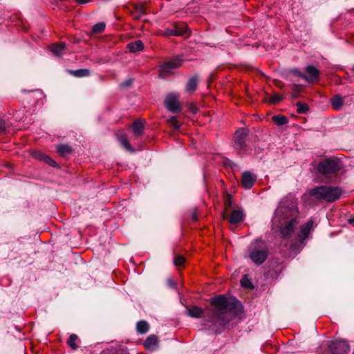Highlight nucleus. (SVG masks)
Returning <instances> with one entry per match:
<instances>
[{
    "label": "nucleus",
    "instance_id": "nucleus-36",
    "mask_svg": "<svg viewBox=\"0 0 354 354\" xmlns=\"http://www.w3.org/2000/svg\"><path fill=\"white\" fill-rule=\"evenodd\" d=\"M106 28V24L104 22H99L93 26V32L94 33H101Z\"/></svg>",
    "mask_w": 354,
    "mask_h": 354
},
{
    "label": "nucleus",
    "instance_id": "nucleus-6",
    "mask_svg": "<svg viewBox=\"0 0 354 354\" xmlns=\"http://www.w3.org/2000/svg\"><path fill=\"white\" fill-rule=\"evenodd\" d=\"M249 135V130L245 128L238 129L234 136V147L241 157L251 154L252 149L246 143V138Z\"/></svg>",
    "mask_w": 354,
    "mask_h": 354
},
{
    "label": "nucleus",
    "instance_id": "nucleus-20",
    "mask_svg": "<svg viewBox=\"0 0 354 354\" xmlns=\"http://www.w3.org/2000/svg\"><path fill=\"white\" fill-rule=\"evenodd\" d=\"M66 49V44L60 42L59 44H53L50 46V50L54 55L59 57L62 55L63 51Z\"/></svg>",
    "mask_w": 354,
    "mask_h": 354
},
{
    "label": "nucleus",
    "instance_id": "nucleus-19",
    "mask_svg": "<svg viewBox=\"0 0 354 354\" xmlns=\"http://www.w3.org/2000/svg\"><path fill=\"white\" fill-rule=\"evenodd\" d=\"M188 315L194 318H199L203 316L204 310L201 307L196 306H192L187 307Z\"/></svg>",
    "mask_w": 354,
    "mask_h": 354
},
{
    "label": "nucleus",
    "instance_id": "nucleus-24",
    "mask_svg": "<svg viewBox=\"0 0 354 354\" xmlns=\"http://www.w3.org/2000/svg\"><path fill=\"white\" fill-rule=\"evenodd\" d=\"M330 102L332 107L335 110L338 111L341 109L344 104V100L340 95H335L330 99Z\"/></svg>",
    "mask_w": 354,
    "mask_h": 354
},
{
    "label": "nucleus",
    "instance_id": "nucleus-30",
    "mask_svg": "<svg viewBox=\"0 0 354 354\" xmlns=\"http://www.w3.org/2000/svg\"><path fill=\"white\" fill-rule=\"evenodd\" d=\"M272 120L278 126H283L288 122V118L282 115L272 116Z\"/></svg>",
    "mask_w": 354,
    "mask_h": 354
},
{
    "label": "nucleus",
    "instance_id": "nucleus-2",
    "mask_svg": "<svg viewBox=\"0 0 354 354\" xmlns=\"http://www.w3.org/2000/svg\"><path fill=\"white\" fill-rule=\"evenodd\" d=\"M299 210L297 199L292 195H288L280 201L274 212V216L272 221L297 218Z\"/></svg>",
    "mask_w": 354,
    "mask_h": 354
},
{
    "label": "nucleus",
    "instance_id": "nucleus-28",
    "mask_svg": "<svg viewBox=\"0 0 354 354\" xmlns=\"http://www.w3.org/2000/svg\"><path fill=\"white\" fill-rule=\"evenodd\" d=\"M224 206L223 212L227 213H229L230 209L233 207L232 196L227 192H225L224 195Z\"/></svg>",
    "mask_w": 354,
    "mask_h": 354
},
{
    "label": "nucleus",
    "instance_id": "nucleus-1",
    "mask_svg": "<svg viewBox=\"0 0 354 354\" xmlns=\"http://www.w3.org/2000/svg\"><path fill=\"white\" fill-rule=\"evenodd\" d=\"M211 305L212 310L211 322L214 325L222 327L228 324L234 316H239L243 313V305L235 297H227L224 295H219L212 297Z\"/></svg>",
    "mask_w": 354,
    "mask_h": 354
},
{
    "label": "nucleus",
    "instance_id": "nucleus-25",
    "mask_svg": "<svg viewBox=\"0 0 354 354\" xmlns=\"http://www.w3.org/2000/svg\"><path fill=\"white\" fill-rule=\"evenodd\" d=\"M56 149L61 156H65L72 152V148L68 145H58Z\"/></svg>",
    "mask_w": 354,
    "mask_h": 354
},
{
    "label": "nucleus",
    "instance_id": "nucleus-37",
    "mask_svg": "<svg viewBox=\"0 0 354 354\" xmlns=\"http://www.w3.org/2000/svg\"><path fill=\"white\" fill-rule=\"evenodd\" d=\"M283 95H279L277 93H274L268 100V102L271 104H276L280 102L283 99Z\"/></svg>",
    "mask_w": 354,
    "mask_h": 354
},
{
    "label": "nucleus",
    "instance_id": "nucleus-44",
    "mask_svg": "<svg viewBox=\"0 0 354 354\" xmlns=\"http://www.w3.org/2000/svg\"><path fill=\"white\" fill-rule=\"evenodd\" d=\"M166 283L167 286H169L171 288H176V283L171 278H168L166 281Z\"/></svg>",
    "mask_w": 354,
    "mask_h": 354
},
{
    "label": "nucleus",
    "instance_id": "nucleus-22",
    "mask_svg": "<svg viewBox=\"0 0 354 354\" xmlns=\"http://www.w3.org/2000/svg\"><path fill=\"white\" fill-rule=\"evenodd\" d=\"M133 133L136 137L140 136L143 133L144 125L140 120H136L131 124Z\"/></svg>",
    "mask_w": 354,
    "mask_h": 354
},
{
    "label": "nucleus",
    "instance_id": "nucleus-15",
    "mask_svg": "<svg viewBox=\"0 0 354 354\" xmlns=\"http://www.w3.org/2000/svg\"><path fill=\"white\" fill-rule=\"evenodd\" d=\"M305 245L306 240L297 236L295 239L291 241L289 250L294 256H296L301 251Z\"/></svg>",
    "mask_w": 354,
    "mask_h": 354
},
{
    "label": "nucleus",
    "instance_id": "nucleus-5",
    "mask_svg": "<svg viewBox=\"0 0 354 354\" xmlns=\"http://www.w3.org/2000/svg\"><path fill=\"white\" fill-rule=\"evenodd\" d=\"M269 251L266 243L261 239H256L249 248V257L257 266L263 264L268 257Z\"/></svg>",
    "mask_w": 354,
    "mask_h": 354
},
{
    "label": "nucleus",
    "instance_id": "nucleus-18",
    "mask_svg": "<svg viewBox=\"0 0 354 354\" xmlns=\"http://www.w3.org/2000/svg\"><path fill=\"white\" fill-rule=\"evenodd\" d=\"M314 221L313 218L308 221L304 225L301 227L300 234L297 236L306 240L308 234L313 227Z\"/></svg>",
    "mask_w": 354,
    "mask_h": 354
},
{
    "label": "nucleus",
    "instance_id": "nucleus-3",
    "mask_svg": "<svg viewBox=\"0 0 354 354\" xmlns=\"http://www.w3.org/2000/svg\"><path fill=\"white\" fill-rule=\"evenodd\" d=\"M342 193L343 190L341 187L328 185L316 186L310 191V195L315 199L328 203L337 201Z\"/></svg>",
    "mask_w": 354,
    "mask_h": 354
},
{
    "label": "nucleus",
    "instance_id": "nucleus-46",
    "mask_svg": "<svg viewBox=\"0 0 354 354\" xmlns=\"http://www.w3.org/2000/svg\"><path fill=\"white\" fill-rule=\"evenodd\" d=\"M189 111L193 113L194 114L196 113L198 111V109L194 104H191L189 106Z\"/></svg>",
    "mask_w": 354,
    "mask_h": 354
},
{
    "label": "nucleus",
    "instance_id": "nucleus-49",
    "mask_svg": "<svg viewBox=\"0 0 354 354\" xmlns=\"http://www.w3.org/2000/svg\"><path fill=\"white\" fill-rule=\"evenodd\" d=\"M192 219L194 222L198 221V216L195 212H194L192 214Z\"/></svg>",
    "mask_w": 354,
    "mask_h": 354
},
{
    "label": "nucleus",
    "instance_id": "nucleus-27",
    "mask_svg": "<svg viewBox=\"0 0 354 354\" xmlns=\"http://www.w3.org/2000/svg\"><path fill=\"white\" fill-rule=\"evenodd\" d=\"M68 73L76 77H88L90 75V71L88 69L82 68L78 70H69Z\"/></svg>",
    "mask_w": 354,
    "mask_h": 354
},
{
    "label": "nucleus",
    "instance_id": "nucleus-39",
    "mask_svg": "<svg viewBox=\"0 0 354 354\" xmlns=\"http://www.w3.org/2000/svg\"><path fill=\"white\" fill-rule=\"evenodd\" d=\"M288 73L289 75H292L295 77H299L303 79L304 73L301 71H300V70L297 68L289 69L288 71Z\"/></svg>",
    "mask_w": 354,
    "mask_h": 354
},
{
    "label": "nucleus",
    "instance_id": "nucleus-26",
    "mask_svg": "<svg viewBox=\"0 0 354 354\" xmlns=\"http://www.w3.org/2000/svg\"><path fill=\"white\" fill-rule=\"evenodd\" d=\"M136 330L139 334H145L149 330V325L146 321H139L136 324Z\"/></svg>",
    "mask_w": 354,
    "mask_h": 354
},
{
    "label": "nucleus",
    "instance_id": "nucleus-48",
    "mask_svg": "<svg viewBox=\"0 0 354 354\" xmlns=\"http://www.w3.org/2000/svg\"><path fill=\"white\" fill-rule=\"evenodd\" d=\"M215 80V75L214 73H212L209 74V77H208V82L209 83H211L214 80Z\"/></svg>",
    "mask_w": 354,
    "mask_h": 354
},
{
    "label": "nucleus",
    "instance_id": "nucleus-45",
    "mask_svg": "<svg viewBox=\"0 0 354 354\" xmlns=\"http://www.w3.org/2000/svg\"><path fill=\"white\" fill-rule=\"evenodd\" d=\"M6 131V125L5 122L0 118V133H3Z\"/></svg>",
    "mask_w": 354,
    "mask_h": 354
},
{
    "label": "nucleus",
    "instance_id": "nucleus-11",
    "mask_svg": "<svg viewBox=\"0 0 354 354\" xmlns=\"http://www.w3.org/2000/svg\"><path fill=\"white\" fill-rule=\"evenodd\" d=\"M245 215L241 209H234L230 214L226 212H222V218L224 220H227L230 224H237L241 223L244 220Z\"/></svg>",
    "mask_w": 354,
    "mask_h": 354
},
{
    "label": "nucleus",
    "instance_id": "nucleus-21",
    "mask_svg": "<svg viewBox=\"0 0 354 354\" xmlns=\"http://www.w3.org/2000/svg\"><path fill=\"white\" fill-rule=\"evenodd\" d=\"M127 48L131 53H136L143 50L144 44L141 40H136L127 44Z\"/></svg>",
    "mask_w": 354,
    "mask_h": 354
},
{
    "label": "nucleus",
    "instance_id": "nucleus-7",
    "mask_svg": "<svg viewBox=\"0 0 354 354\" xmlns=\"http://www.w3.org/2000/svg\"><path fill=\"white\" fill-rule=\"evenodd\" d=\"M272 223L279 229L281 237L288 239L292 235L296 229L297 218L272 221Z\"/></svg>",
    "mask_w": 354,
    "mask_h": 354
},
{
    "label": "nucleus",
    "instance_id": "nucleus-9",
    "mask_svg": "<svg viewBox=\"0 0 354 354\" xmlns=\"http://www.w3.org/2000/svg\"><path fill=\"white\" fill-rule=\"evenodd\" d=\"M349 344L344 339H335L330 342L328 349L332 354H344L349 350Z\"/></svg>",
    "mask_w": 354,
    "mask_h": 354
},
{
    "label": "nucleus",
    "instance_id": "nucleus-12",
    "mask_svg": "<svg viewBox=\"0 0 354 354\" xmlns=\"http://www.w3.org/2000/svg\"><path fill=\"white\" fill-rule=\"evenodd\" d=\"M164 104L165 107L174 113H178L182 111V106L174 94H169L166 97Z\"/></svg>",
    "mask_w": 354,
    "mask_h": 354
},
{
    "label": "nucleus",
    "instance_id": "nucleus-40",
    "mask_svg": "<svg viewBox=\"0 0 354 354\" xmlns=\"http://www.w3.org/2000/svg\"><path fill=\"white\" fill-rule=\"evenodd\" d=\"M168 122L170 125L173 126L176 129L180 128V124L176 116H172L168 120Z\"/></svg>",
    "mask_w": 354,
    "mask_h": 354
},
{
    "label": "nucleus",
    "instance_id": "nucleus-54",
    "mask_svg": "<svg viewBox=\"0 0 354 354\" xmlns=\"http://www.w3.org/2000/svg\"><path fill=\"white\" fill-rule=\"evenodd\" d=\"M353 354H354V352L353 353Z\"/></svg>",
    "mask_w": 354,
    "mask_h": 354
},
{
    "label": "nucleus",
    "instance_id": "nucleus-43",
    "mask_svg": "<svg viewBox=\"0 0 354 354\" xmlns=\"http://www.w3.org/2000/svg\"><path fill=\"white\" fill-rule=\"evenodd\" d=\"M223 165L225 166V167H230L231 168H233L234 167L236 166V164L234 162H233L231 160H230L229 158H225L223 160Z\"/></svg>",
    "mask_w": 354,
    "mask_h": 354
},
{
    "label": "nucleus",
    "instance_id": "nucleus-35",
    "mask_svg": "<svg viewBox=\"0 0 354 354\" xmlns=\"http://www.w3.org/2000/svg\"><path fill=\"white\" fill-rule=\"evenodd\" d=\"M31 155L34 158L40 161H43L44 162L45 160H46L47 158L48 157V155L45 154L44 153L40 151H33Z\"/></svg>",
    "mask_w": 354,
    "mask_h": 354
},
{
    "label": "nucleus",
    "instance_id": "nucleus-50",
    "mask_svg": "<svg viewBox=\"0 0 354 354\" xmlns=\"http://www.w3.org/2000/svg\"><path fill=\"white\" fill-rule=\"evenodd\" d=\"M348 223L351 225H354V215L353 216H351L348 219Z\"/></svg>",
    "mask_w": 354,
    "mask_h": 354
},
{
    "label": "nucleus",
    "instance_id": "nucleus-4",
    "mask_svg": "<svg viewBox=\"0 0 354 354\" xmlns=\"http://www.w3.org/2000/svg\"><path fill=\"white\" fill-rule=\"evenodd\" d=\"M344 167L343 162L338 158L333 156L322 159L317 164L318 172L326 178L336 176Z\"/></svg>",
    "mask_w": 354,
    "mask_h": 354
},
{
    "label": "nucleus",
    "instance_id": "nucleus-42",
    "mask_svg": "<svg viewBox=\"0 0 354 354\" xmlns=\"http://www.w3.org/2000/svg\"><path fill=\"white\" fill-rule=\"evenodd\" d=\"M44 162L55 168L59 167L58 164L50 156L47 158L46 160H45Z\"/></svg>",
    "mask_w": 354,
    "mask_h": 354
},
{
    "label": "nucleus",
    "instance_id": "nucleus-17",
    "mask_svg": "<svg viewBox=\"0 0 354 354\" xmlns=\"http://www.w3.org/2000/svg\"><path fill=\"white\" fill-rule=\"evenodd\" d=\"M158 338L156 335H150L143 343L144 347L149 351H154L158 346Z\"/></svg>",
    "mask_w": 354,
    "mask_h": 354
},
{
    "label": "nucleus",
    "instance_id": "nucleus-41",
    "mask_svg": "<svg viewBox=\"0 0 354 354\" xmlns=\"http://www.w3.org/2000/svg\"><path fill=\"white\" fill-rule=\"evenodd\" d=\"M133 82V79L130 78V79L126 80L124 82H121L120 84V86L121 88H129L132 86Z\"/></svg>",
    "mask_w": 354,
    "mask_h": 354
},
{
    "label": "nucleus",
    "instance_id": "nucleus-14",
    "mask_svg": "<svg viewBox=\"0 0 354 354\" xmlns=\"http://www.w3.org/2000/svg\"><path fill=\"white\" fill-rule=\"evenodd\" d=\"M257 180V176L250 171H246L241 176V185L246 189H251Z\"/></svg>",
    "mask_w": 354,
    "mask_h": 354
},
{
    "label": "nucleus",
    "instance_id": "nucleus-53",
    "mask_svg": "<svg viewBox=\"0 0 354 354\" xmlns=\"http://www.w3.org/2000/svg\"><path fill=\"white\" fill-rule=\"evenodd\" d=\"M352 70L354 71V65L352 67Z\"/></svg>",
    "mask_w": 354,
    "mask_h": 354
},
{
    "label": "nucleus",
    "instance_id": "nucleus-38",
    "mask_svg": "<svg viewBox=\"0 0 354 354\" xmlns=\"http://www.w3.org/2000/svg\"><path fill=\"white\" fill-rule=\"evenodd\" d=\"M185 262V258L182 255H176L174 259V264L176 266H181Z\"/></svg>",
    "mask_w": 354,
    "mask_h": 354
},
{
    "label": "nucleus",
    "instance_id": "nucleus-51",
    "mask_svg": "<svg viewBox=\"0 0 354 354\" xmlns=\"http://www.w3.org/2000/svg\"><path fill=\"white\" fill-rule=\"evenodd\" d=\"M75 1L79 4H84L89 1V0H75Z\"/></svg>",
    "mask_w": 354,
    "mask_h": 354
},
{
    "label": "nucleus",
    "instance_id": "nucleus-29",
    "mask_svg": "<svg viewBox=\"0 0 354 354\" xmlns=\"http://www.w3.org/2000/svg\"><path fill=\"white\" fill-rule=\"evenodd\" d=\"M120 142L122 146L129 152H135V149L131 146L126 135H122L120 138Z\"/></svg>",
    "mask_w": 354,
    "mask_h": 354
},
{
    "label": "nucleus",
    "instance_id": "nucleus-32",
    "mask_svg": "<svg viewBox=\"0 0 354 354\" xmlns=\"http://www.w3.org/2000/svg\"><path fill=\"white\" fill-rule=\"evenodd\" d=\"M297 112L299 114H306L309 111V106L306 103L297 102L296 103Z\"/></svg>",
    "mask_w": 354,
    "mask_h": 354
},
{
    "label": "nucleus",
    "instance_id": "nucleus-34",
    "mask_svg": "<svg viewBox=\"0 0 354 354\" xmlns=\"http://www.w3.org/2000/svg\"><path fill=\"white\" fill-rule=\"evenodd\" d=\"M240 283H241V286L243 288H250V289L254 288V286H253L252 283L251 282L250 279L248 278V275H246V274L243 276V277L241 278V279L240 281Z\"/></svg>",
    "mask_w": 354,
    "mask_h": 354
},
{
    "label": "nucleus",
    "instance_id": "nucleus-31",
    "mask_svg": "<svg viewBox=\"0 0 354 354\" xmlns=\"http://www.w3.org/2000/svg\"><path fill=\"white\" fill-rule=\"evenodd\" d=\"M292 99H297L299 97V93L302 91L303 90V86L301 85V84H292Z\"/></svg>",
    "mask_w": 354,
    "mask_h": 354
},
{
    "label": "nucleus",
    "instance_id": "nucleus-47",
    "mask_svg": "<svg viewBox=\"0 0 354 354\" xmlns=\"http://www.w3.org/2000/svg\"><path fill=\"white\" fill-rule=\"evenodd\" d=\"M274 84L276 86L280 88H282L283 86H284V84L281 82L280 80H275L274 81Z\"/></svg>",
    "mask_w": 354,
    "mask_h": 354
},
{
    "label": "nucleus",
    "instance_id": "nucleus-23",
    "mask_svg": "<svg viewBox=\"0 0 354 354\" xmlns=\"http://www.w3.org/2000/svg\"><path fill=\"white\" fill-rule=\"evenodd\" d=\"M198 86V76L194 75L193 77H191L186 85V91L188 93H193Z\"/></svg>",
    "mask_w": 354,
    "mask_h": 354
},
{
    "label": "nucleus",
    "instance_id": "nucleus-33",
    "mask_svg": "<svg viewBox=\"0 0 354 354\" xmlns=\"http://www.w3.org/2000/svg\"><path fill=\"white\" fill-rule=\"evenodd\" d=\"M77 339L78 337L76 334H71L67 340V344L73 350H76L78 347L76 344Z\"/></svg>",
    "mask_w": 354,
    "mask_h": 354
},
{
    "label": "nucleus",
    "instance_id": "nucleus-8",
    "mask_svg": "<svg viewBox=\"0 0 354 354\" xmlns=\"http://www.w3.org/2000/svg\"><path fill=\"white\" fill-rule=\"evenodd\" d=\"M165 35L167 36H185L189 37L191 35V30L184 22L174 24L171 28L165 30Z\"/></svg>",
    "mask_w": 354,
    "mask_h": 354
},
{
    "label": "nucleus",
    "instance_id": "nucleus-10",
    "mask_svg": "<svg viewBox=\"0 0 354 354\" xmlns=\"http://www.w3.org/2000/svg\"><path fill=\"white\" fill-rule=\"evenodd\" d=\"M182 63L183 60L178 57H176L170 60L164 62L160 65V73L167 75L170 74L172 70L180 66Z\"/></svg>",
    "mask_w": 354,
    "mask_h": 354
},
{
    "label": "nucleus",
    "instance_id": "nucleus-52",
    "mask_svg": "<svg viewBox=\"0 0 354 354\" xmlns=\"http://www.w3.org/2000/svg\"><path fill=\"white\" fill-rule=\"evenodd\" d=\"M257 140H258L257 136H254V139H253V141H254V142H256Z\"/></svg>",
    "mask_w": 354,
    "mask_h": 354
},
{
    "label": "nucleus",
    "instance_id": "nucleus-13",
    "mask_svg": "<svg viewBox=\"0 0 354 354\" xmlns=\"http://www.w3.org/2000/svg\"><path fill=\"white\" fill-rule=\"evenodd\" d=\"M306 75L304 73L303 79L308 83H315L319 80V71L313 65L307 66L305 68Z\"/></svg>",
    "mask_w": 354,
    "mask_h": 354
},
{
    "label": "nucleus",
    "instance_id": "nucleus-16",
    "mask_svg": "<svg viewBox=\"0 0 354 354\" xmlns=\"http://www.w3.org/2000/svg\"><path fill=\"white\" fill-rule=\"evenodd\" d=\"M145 6L144 4L134 3L133 5V10L131 11V15L134 19L138 20L141 16L147 14Z\"/></svg>",
    "mask_w": 354,
    "mask_h": 354
}]
</instances>
